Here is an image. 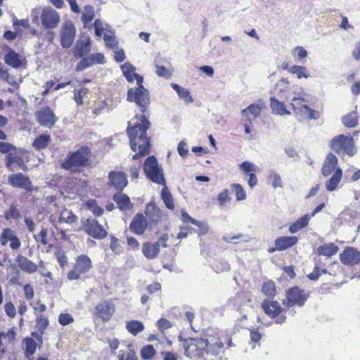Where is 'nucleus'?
I'll list each match as a JSON object with an SVG mask.
<instances>
[{
	"mask_svg": "<svg viewBox=\"0 0 360 360\" xmlns=\"http://www.w3.org/2000/svg\"><path fill=\"white\" fill-rule=\"evenodd\" d=\"M127 101L135 102L141 112V115H135L136 122L133 125L129 122L127 128L130 148L134 152L138 151L132 155V160H136L147 155L151 146L150 138L147 136V130L150 127V122L147 118L150 103L149 92L141 84L139 88L128 90Z\"/></svg>",
	"mask_w": 360,
	"mask_h": 360,
	"instance_id": "f257e3e1",
	"label": "nucleus"
},
{
	"mask_svg": "<svg viewBox=\"0 0 360 360\" xmlns=\"http://www.w3.org/2000/svg\"><path fill=\"white\" fill-rule=\"evenodd\" d=\"M184 354L193 360H207L218 356L222 353L226 344L227 348L233 346L231 336L227 333L207 330L199 337L183 338Z\"/></svg>",
	"mask_w": 360,
	"mask_h": 360,
	"instance_id": "f03ea898",
	"label": "nucleus"
},
{
	"mask_svg": "<svg viewBox=\"0 0 360 360\" xmlns=\"http://www.w3.org/2000/svg\"><path fill=\"white\" fill-rule=\"evenodd\" d=\"M92 157L91 149L87 146H82L75 151L69 152L60 167L70 172H80L84 168L93 167Z\"/></svg>",
	"mask_w": 360,
	"mask_h": 360,
	"instance_id": "7ed1b4c3",
	"label": "nucleus"
},
{
	"mask_svg": "<svg viewBox=\"0 0 360 360\" xmlns=\"http://www.w3.org/2000/svg\"><path fill=\"white\" fill-rule=\"evenodd\" d=\"M310 297V292L298 285L289 288L285 294V298L282 300V304L288 310L292 307H302Z\"/></svg>",
	"mask_w": 360,
	"mask_h": 360,
	"instance_id": "20e7f679",
	"label": "nucleus"
},
{
	"mask_svg": "<svg viewBox=\"0 0 360 360\" xmlns=\"http://www.w3.org/2000/svg\"><path fill=\"white\" fill-rule=\"evenodd\" d=\"M329 146L335 153L339 155L346 154L352 157L356 153L354 140L352 136L339 134L330 140Z\"/></svg>",
	"mask_w": 360,
	"mask_h": 360,
	"instance_id": "39448f33",
	"label": "nucleus"
},
{
	"mask_svg": "<svg viewBox=\"0 0 360 360\" xmlns=\"http://www.w3.org/2000/svg\"><path fill=\"white\" fill-rule=\"evenodd\" d=\"M143 169L146 176L151 181L165 185V179L162 167L154 155L148 156L143 162Z\"/></svg>",
	"mask_w": 360,
	"mask_h": 360,
	"instance_id": "423d86ee",
	"label": "nucleus"
},
{
	"mask_svg": "<svg viewBox=\"0 0 360 360\" xmlns=\"http://www.w3.org/2000/svg\"><path fill=\"white\" fill-rule=\"evenodd\" d=\"M261 307L264 314L271 319L275 320L277 324H282L287 320L285 311L288 310L285 307H282L276 300H264Z\"/></svg>",
	"mask_w": 360,
	"mask_h": 360,
	"instance_id": "0eeeda50",
	"label": "nucleus"
},
{
	"mask_svg": "<svg viewBox=\"0 0 360 360\" xmlns=\"http://www.w3.org/2000/svg\"><path fill=\"white\" fill-rule=\"evenodd\" d=\"M92 268L91 259L86 255H79L71 270L68 272L67 278L70 281L77 280L87 274Z\"/></svg>",
	"mask_w": 360,
	"mask_h": 360,
	"instance_id": "6e6552de",
	"label": "nucleus"
},
{
	"mask_svg": "<svg viewBox=\"0 0 360 360\" xmlns=\"http://www.w3.org/2000/svg\"><path fill=\"white\" fill-rule=\"evenodd\" d=\"M290 105L294 113L303 119L316 120L320 116L319 111L311 109L305 104V99L302 97L293 98Z\"/></svg>",
	"mask_w": 360,
	"mask_h": 360,
	"instance_id": "1a4fd4ad",
	"label": "nucleus"
},
{
	"mask_svg": "<svg viewBox=\"0 0 360 360\" xmlns=\"http://www.w3.org/2000/svg\"><path fill=\"white\" fill-rule=\"evenodd\" d=\"M116 311L115 304L111 300H104L98 302L94 310V317L107 323L111 320Z\"/></svg>",
	"mask_w": 360,
	"mask_h": 360,
	"instance_id": "9d476101",
	"label": "nucleus"
},
{
	"mask_svg": "<svg viewBox=\"0 0 360 360\" xmlns=\"http://www.w3.org/2000/svg\"><path fill=\"white\" fill-rule=\"evenodd\" d=\"M60 42L63 48H70L76 37V28L74 23L70 20H65L60 30Z\"/></svg>",
	"mask_w": 360,
	"mask_h": 360,
	"instance_id": "9b49d317",
	"label": "nucleus"
},
{
	"mask_svg": "<svg viewBox=\"0 0 360 360\" xmlns=\"http://www.w3.org/2000/svg\"><path fill=\"white\" fill-rule=\"evenodd\" d=\"M83 229L86 234L94 239L102 240L108 236L107 231L98 221L91 217L83 222Z\"/></svg>",
	"mask_w": 360,
	"mask_h": 360,
	"instance_id": "f8f14e48",
	"label": "nucleus"
},
{
	"mask_svg": "<svg viewBox=\"0 0 360 360\" xmlns=\"http://www.w3.org/2000/svg\"><path fill=\"white\" fill-rule=\"evenodd\" d=\"M8 184L13 188L24 190L27 193L33 191V184L30 177L22 172L10 174L8 176Z\"/></svg>",
	"mask_w": 360,
	"mask_h": 360,
	"instance_id": "ddd939ff",
	"label": "nucleus"
},
{
	"mask_svg": "<svg viewBox=\"0 0 360 360\" xmlns=\"http://www.w3.org/2000/svg\"><path fill=\"white\" fill-rule=\"evenodd\" d=\"M4 63L14 68L19 69L21 67L25 66L27 64V60L25 57L18 53L9 46L6 47V53L4 56Z\"/></svg>",
	"mask_w": 360,
	"mask_h": 360,
	"instance_id": "4468645a",
	"label": "nucleus"
},
{
	"mask_svg": "<svg viewBox=\"0 0 360 360\" xmlns=\"http://www.w3.org/2000/svg\"><path fill=\"white\" fill-rule=\"evenodd\" d=\"M340 260L347 266H356L360 263V251L354 247L347 246L340 254Z\"/></svg>",
	"mask_w": 360,
	"mask_h": 360,
	"instance_id": "2eb2a0df",
	"label": "nucleus"
},
{
	"mask_svg": "<svg viewBox=\"0 0 360 360\" xmlns=\"http://www.w3.org/2000/svg\"><path fill=\"white\" fill-rule=\"evenodd\" d=\"M49 220L53 226H56L57 224H72L77 223L78 217L71 210L63 207L58 218L56 215L51 214Z\"/></svg>",
	"mask_w": 360,
	"mask_h": 360,
	"instance_id": "dca6fc26",
	"label": "nucleus"
},
{
	"mask_svg": "<svg viewBox=\"0 0 360 360\" xmlns=\"http://www.w3.org/2000/svg\"><path fill=\"white\" fill-rule=\"evenodd\" d=\"M41 25L47 29H53L58 26L60 21L59 14L53 8H44L41 13Z\"/></svg>",
	"mask_w": 360,
	"mask_h": 360,
	"instance_id": "f3484780",
	"label": "nucleus"
},
{
	"mask_svg": "<svg viewBox=\"0 0 360 360\" xmlns=\"http://www.w3.org/2000/svg\"><path fill=\"white\" fill-rule=\"evenodd\" d=\"M37 121L41 125L49 128L52 127L57 122L54 112L49 107H45L38 110L35 113Z\"/></svg>",
	"mask_w": 360,
	"mask_h": 360,
	"instance_id": "a211bd4d",
	"label": "nucleus"
},
{
	"mask_svg": "<svg viewBox=\"0 0 360 360\" xmlns=\"http://www.w3.org/2000/svg\"><path fill=\"white\" fill-rule=\"evenodd\" d=\"M150 225L147 218L142 213L136 214L132 218L129 229L130 231L136 235H143Z\"/></svg>",
	"mask_w": 360,
	"mask_h": 360,
	"instance_id": "6ab92c4d",
	"label": "nucleus"
},
{
	"mask_svg": "<svg viewBox=\"0 0 360 360\" xmlns=\"http://www.w3.org/2000/svg\"><path fill=\"white\" fill-rule=\"evenodd\" d=\"M108 185L120 192L122 191L128 184L127 174L122 171H110L108 174Z\"/></svg>",
	"mask_w": 360,
	"mask_h": 360,
	"instance_id": "aec40b11",
	"label": "nucleus"
},
{
	"mask_svg": "<svg viewBox=\"0 0 360 360\" xmlns=\"http://www.w3.org/2000/svg\"><path fill=\"white\" fill-rule=\"evenodd\" d=\"M297 243L298 238L297 236H280L276 238L274 248H270L269 252L283 251L295 246Z\"/></svg>",
	"mask_w": 360,
	"mask_h": 360,
	"instance_id": "412c9836",
	"label": "nucleus"
},
{
	"mask_svg": "<svg viewBox=\"0 0 360 360\" xmlns=\"http://www.w3.org/2000/svg\"><path fill=\"white\" fill-rule=\"evenodd\" d=\"M145 214L150 225L156 224L162 220V210L154 201H150L146 205Z\"/></svg>",
	"mask_w": 360,
	"mask_h": 360,
	"instance_id": "4be33fe9",
	"label": "nucleus"
},
{
	"mask_svg": "<svg viewBox=\"0 0 360 360\" xmlns=\"http://www.w3.org/2000/svg\"><path fill=\"white\" fill-rule=\"evenodd\" d=\"M5 165L11 172H13L16 169V166L23 171H26L27 169V166L23 158L21 156L18 155L15 153V151L11 152L5 156Z\"/></svg>",
	"mask_w": 360,
	"mask_h": 360,
	"instance_id": "5701e85b",
	"label": "nucleus"
},
{
	"mask_svg": "<svg viewBox=\"0 0 360 360\" xmlns=\"http://www.w3.org/2000/svg\"><path fill=\"white\" fill-rule=\"evenodd\" d=\"M239 169L245 176H248V184L250 188H253L258 183L255 172L257 170V167L251 162L245 161L239 165Z\"/></svg>",
	"mask_w": 360,
	"mask_h": 360,
	"instance_id": "b1692460",
	"label": "nucleus"
},
{
	"mask_svg": "<svg viewBox=\"0 0 360 360\" xmlns=\"http://www.w3.org/2000/svg\"><path fill=\"white\" fill-rule=\"evenodd\" d=\"M10 241V248L16 250H18L21 245L20 239L14 234V232L8 228L3 230L0 236V243L1 245H6L8 242Z\"/></svg>",
	"mask_w": 360,
	"mask_h": 360,
	"instance_id": "393cba45",
	"label": "nucleus"
},
{
	"mask_svg": "<svg viewBox=\"0 0 360 360\" xmlns=\"http://www.w3.org/2000/svg\"><path fill=\"white\" fill-rule=\"evenodd\" d=\"M18 267L24 272L34 274L38 270V264L29 259L25 256L18 255L15 259ZM39 266H43V262L40 261Z\"/></svg>",
	"mask_w": 360,
	"mask_h": 360,
	"instance_id": "a878e982",
	"label": "nucleus"
},
{
	"mask_svg": "<svg viewBox=\"0 0 360 360\" xmlns=\"http://www.w3.org/2000/svg\"><path fill=\"white\" fill-rule=\"evenodd\" d=\"M112 200L121 211L131 210L134 207V204L131 202L129 197L122 191L115 193Z\"/></svg>",
	"mask_w": 360,
	"mask_h": 360,
	"instance_id": "bb28decb",
	"label": "nucleus"
},
{
	"mask_svg": "<svg viewBox=\"0 0 360 360\" xmlns=\"http://www.w3.org/2000/svg\"><path fill=\"white\" fill-rule=\"evenodd\" d=\"M123 75L129 82L136 81L137 84L141 85L143 82V77L135 72V68L129 63H125L121 65Z\"/></svg>",
	"mask_w": 360,
	"mask_h": 360,
	"instance_id": "cd10ccee",
	"label": "nucleus"
},
{
	"mask_svg": "<svg viewBox=\"0 0 360 360\" xmlns=\"http://www.w3.org/2000/svg\"><path fill=\"white\" fill-rule=\"evenodd\" d=\"M91 44L89 37L84 39H79L74 49V56L76 58H79L89 53L91 51Z\"/></svg>",
	"mask_w": 360,
	"mask_h": 360,
	"instance_id": "c85d7f7f",
	"label": "nucleus"
},
{
	"mask_svg": "<svg viewBox=\"0 0 360 360\" xmlns=\"http://www.w3.org/2000/svg\"><path fill=\"white\" fill-rule=\"evenodd\" d=\"M337 157L331 153H328L321 168L322 174L324 176H329L330 174H332L333 171H335V169H337Z\"/></svg>",
	"mask_w": 360,
	"mask_h": 360,
	"instance_id": "c756f323",
	"label": "nucleus"
},
{
	"mask_svg": "<svg viewBox=\"0 0 360 360\" xmlns=\"http://www.w3.org/2000/svg\"><path fill=\"white\" fill-rule=\"evenodd\" d=\"M142 252L147 259H155L160 253L159 243H144L142 247Z\"/></svg>",
	"mask_w": 360,
	"mask_h": 360,
	"instance_id": "7c9ffc66",
	"label": "nucleus"
},
{
	"mask_svg": "<svg viewBox=\"0 0 360 360\" xmlns=\"http://www.w3.org/2000/svg\"><path fill=\"white\" fill-rule=\"evenodd\" d=\"M339 250V248L333 243H324L316 249V253L319 256H324L327 258L331 257L336 255Z\"/></svg>",
	"mask_w": 360,
	"mask_h": 360,
	"instance_id": "2f4dec72",
	"label": "nucleus"
},
{
	"mask_svg": "<svg viewBox=\"0 0 360 360\" xmlns=\"http://www.w3.org/2000/svg\"><path fill=\"white\" fill-rule=\"evenodd\" d=\"M270 108L273 112L278 115H290V112L287 110L283 102L280 101L276 97H271Z\"/></svg>",
	"mask_w": 360,
	"mask_h": 360,
	"instance_id": "473e14b6",
	"label": "nucleus"
},
{
	"mask_svg": "<svg viewBox=\"0 0 360 360\" xmlns=\"http://www.w3.org/2000/svg\"><path fill=\"white\" fill-rule=\"evenodd\" d=\"M341 121L347 128H354L359 124V115L356 110H352L350 112L342 117Z\"/></svg>",
	"mask_w": 360,
	"mask_h": 360,
	"instance_id": "72a5a7b5",
	"label": "nucleus"
},
{
	"mask_svg": "<svg viewBox=\"0 0 360 360\" xmlns=\"http://www.w3.org/2000/svg\"><path fill=\"white\" fill-rule=\"evenodd\" d=\"M261 291L266 297L273 299L277 294L276 283L272 280L264 281L262 285Z\"/></svg>",
	"mask_w": 360,
	"mask_h": 360,
	"instance_id": "f704fd0d",
	"label": "nucleus"
},
{
	"mask_svg": "<svg viewBox=\"0 0 360 360\" xmlns=\"http://www.w3.org/2000/svg\"><path fill=\"white\" fill-rule=\"evenodd\" d=\"M125 328L130 334L134 336L137 335L144 330L143 323L137 320H129L126 321Z\"/></svg>",
	"mask_w": 360,
	"mask_h": 360,
	"instance_id": "c9c22d12",
	"label": "nucleus"
},
{
	"mask_svg": "<svg viewBox=\"0 0 360 360\" xmlns=\"http://www.w3.org/2000/svg\"><path fill=\"white\" fill-rule=\"evenodd\" d=\"M309 221V215L305 214L301 217H300L297 220H296L294 223H292L289 226V231L291 233H295L300 231L301 229L307 226Z\"/></svg>",
	"mask_w": 360,
	"mask_h": 360,
	"instance_id": "e433bc0d",
	"label": "nucleus"
},
{
	"mask_svg": "<svg viewBox=\"0 0 360 360\" xmlns=\"http://www.w3.org/2000/svg\"><path fill=\"white\" fill-rule=\"evenodd\" d=\"M342 176V169L340 168H337L335 169L334 174H333V176L328 180V181L326 184V189L328 191H334L338 186L339 183L340 182Z\"/></svg>",
	"mask_w": 360,
	"mask_h": 360,
	"instance_id": "4c0bfd02",
	"label": "nucleus"
},
{
	"mask_svg": "<svg viewBox=\"0 0 360 360\" xmlns=\"http://www.w3.org/2000/svg\"><path fill=\"white\" fill-rule=\"evenodd\" d=\"M51 142V136L49 134H43L34 139L32 146L37 150H41L46 148Z\"/></svg>",
	"mask_w": 360,
	"mask_h": 360,
	"instance_id": "58836bf2",
	"label": "nucleus"
},
{
	"mask_svg": "<svg viewBox=\"0 0 360 360\" xmlns=\"http://www.w3.org/2000/svg\"><path fill=\"white\" fill-rule=\"evenodd\" d=\"M171 86L173 89L176 91L180 98L183 99L186 103H193V99L190 91L187 89L181 87L179 84L174 83H172Z\"/></svg>",
	"mask_w": 360,
	"mask_h": 360,
	"instance_id": "ea45409f",
	"label": "nucleus"
},
{
	"mask_svg": "<svg viewBox=\"0 0 360 360\" xmlns=\"http://www.w3.org/2000/svg\"><path fill=\"white\" fill-rule=\"evenodd\" d=\"M34 238L37 243L47 247L49 250L53 247V244L51 242V238L48 236L46 229H41L39 234L34 236Z\"/></svg>",
	"mask_w": 360,
	"mask_h": 360,
	"instance_id": "a19ab883",
	"label": "nucleus"
},
{
	"mask_svg": "<svg viewBox=\"0 0 360 360\" xmlns=\"http://www.w3.org/2000/svg\"><path fill=\"white\" fill-rule=\"evenodd\" d=\"M161 198L163 200L166 207L170 210H174L175 208L174 198L172 193L169 191L167 186L162 189Z\"/></svg>",
	"mask_w": 360,
	"mask_h": 360,
	"instance_id": "79ce46f5",
	"label": "nucleus"
},
{
	"mask_svg": "<svg viewBox=\"0 0 360 360\" xmlns=\"http://www.w3.org/2000/svg\"><path fill=\"white\" fill-rule=\"evenodd\" d=\"M84 205V207L89 210L96 217L102 216L104 212L103 209L98 205L96 200L94 199L88 200Z\"/></svg>",
	"mask_w": 360,
	"mask_h": 360,
	"instance_id": "37998d69",
	"label": "nucleus"
},
{
	"mask_svg": "<svg viewBox=\"0 0 360 360\" xmlns=\"http://www.w3.org/2000/svg\"><path fill=\"white\" fill-rule=\"evenodd\" d=\"M94 10L92 6L86 5L84 6V11L82 15L81 19L84 26L89 24L94 18Z\"/></svg>",
	"mask_w": 360,
	"mask_h": 360,
	"instance_id": "c03bdc74",
	"label": "nucleus"
},
{
	"mask_svg": "<svg viewBox=\"0 0 360 360\" xmlns=\"http://www.w3.org/2000/svg\"><path fill=\"white\" fill-rule=\"evenodd\" d=\"M88 92L89 89L86 87H82L79 89H75L73 91V98L77 105H83V98L88 94Z\"/></svg>",
	"mask_w": 360,
	"mask_h": 360,
	"instance_id": "a18cd8bd",
	"label": "nucleus"
},
{
	"mask_svg": "<svg viewBox=\"0 0 360 360\" xmlns=\"http://www.w3.org/2000/svg\"><path fill=\"white\" fill-rule=\"evenodd\" d=\"M25 344V354L27 356L33 355L37 349V344L31 338H25L23 340Z\"/></svg>",
	"mask_w": 360,
	"mask_h": 360,
	"instance_id": "49530a36",
	"label": "nucleus"
},
{
	"mask_svg": "<svg viewBox=\"0 0 360 360\" xmlns=\"http://www.w3.org/2000/svg\"><path fill=\"white\" fill-rule=\"evenodd\" d=\"M231 190L235 193L237 201L244 200L246 198V193L243 186L239 184H231Z\"/></svg>",
	"mask_w": 360,
	"mask_h": 360,
	"instance_id": "de8ad7c7",
	"label": "nucleus"
},
{
	"mask_svg": "<svg viewBox=\"0 0 360 360\" xmlns=\"http://www.w3.org/2000/svg\"><path fill=\"white\" fill-rule=\"evenodd\" d=\"M289 72L292 74L296 75L298 79H301L302 77L307 78L309 76L306 68L300 65H292L289 69Z\"/></svg>",
	"mask_w": 360,
	"mask_h": 360,
	"instance_id": "09e8293b",
	"label": "nucleus"
},
{
	"mask_svg": "<svg viewBox=\"0 0 360 360\" xmlns=\"http://www.w3.org/2000/svg\"><path fill=\"white\" fill-rule=\"evenodd\" d=\"M156 354V351L153 345H147L141 349V358L144 360H148L153 357Z\"/></svg>",
	"mask_w": 360,
	"mask_h": 360,
	"instance_id": "8fccbe9b",
	"label": "nucleus"
},
{
	"mask_svg": "<svg viewBox=\"0 0 360 360\" xmlns=\"http://www.w3.org/2000/svg\"><path fill=\"white\" fill-rule=\"evenodd\" d=\"M0 79L12 86H18L15 79L10 75L8 70L6 68H0Z\"/></svg>",
	"mask_w": 360,
	"mask_h": 360,
	"instance_id": "3c124183",
	"label": "nucleus"
},
{
	"mask_svg": "<svg viewBox=\"0 0 360 360\" xmlns=\"http://www.w3.org/2000/svg\"><path fill=\"white\" fill-rule=\"evenodd\" d=\"M4 217L6 220L18 219L20 217V212L15 205H11L4 212Z\"/></svg>",
	"mask_w": 360,
	"mask_h": 360,
	"instance_id": "603ef678",
	"label": "nucleus"
},
{
	"mask_svg": "<svg viewBox=\"0 0 360 360\" xmlns=\"http://www.w3.org/2000/svg\"><path fill=\"white\" fill-rule=\"evenodd\" d=\"M49 319L46 317L44 316L43 315H39L37 316V327L41 335L44 333V330L49 326Z\"/></svg>",
	"mask_w": 360,
	"mask_h": 360,
	"instance_id": "864d4df0",
	"label": "nucleus"
},
{
	"mask_svg": "<svg viewBox=\"0 0 360 360\" xmlns=\"http://www.w3.org/2000/svg\"><path fill=\"white\" fill-rule=\"evenodd\" d=\"M119 360H138L135 352L133 349L120 350L118 355Z\"/></svg>",
	"mask_w": 360,
	"mask_h": 360,
	"instance_id": "5fc2aeb1",
	"label": "nucleus"
},
{
	"mask_svg": "<svg viewBox=\"0 0 360 360\" xmlns=\"http://www.w3.org/2000/svg\"><path fill=\"white\" fill-rule=\"evenodd\" d=\"M231 196L229 195V192L228 189H224L221 192H220L217 198L219 205L220 207H224L227 202L231 200Z\"/></svg>",
	"mask_w": 360,
	"mask_h": 360,
	"instance_id": "6e6d98bb",
	"label": "nucleus"
},
{
	"mask_svg": "<svg viewBox=\"0 0 360 360\" xmlns=\"http://www.w3.org/2000/svg\"><path fill=\"white\" fill-rule=\"evenodd\" d=\"M156 70L155 72L159 77L169 79L171 77L172 72L170 70L165 66L155 65Z\"/></svg>",
	"mask_w": 360,
	"mask_h": 360,
	"instance_id": "4d7b16f0",
	"label": "nucleus"
},
{
	"mask_svg": "<svg viewBox=\"0 0 360 360\" xmlns=\"http://www.w3.org/2000/svg\"><path fill=\"white\" fill-rule=\"evenodd\" d=\"M262 108L258 104L252 103L248 108L243 110V113H246L249 112L250 114L253 115L254 118L258 117L261 113Z\"/></svg>",
	"mask_w": 360,
	"mask_h": 360,
	"instance_id": "13d9d810",
	"label": "nucleus"
},
{
	"mask_svg": "<svg viewBox=\"0 0 360 360\" xmlns=\"http://www.w3.org/2000/svg\"><path fill=\"white\" fill-rule=\"evenodd\" d=\"M58 322L61 326H67L74 322V319L68 313H61L58 316Z\"/></svg>",
	"mask_w": 360,
	"mask_h": 360,
	"instance_id": "bf43d9fd",
	"label": "nucleus"
},
{
	"mask_svg": "<svg viewBox=\"0 0 360 360\" xmlns=\"http://www.w3.org/2000/svg\"><path fill=\"white\" fill-rule=\"evenodd\" d=\"M327 270L326 269H321L319 266H316L312 272L307 275V278L311 281H316L319 279L322 274H326Z\"/></svg>",
	"mask_w": 360,
	"mask_h": 360,
	"instance_id": "052dcab7",
	"label": "nucleus"
},
{
	"mask_svg": "<svg viewBox=\"0 0 360 360\" xmlns=\"http://www.w3.org/2000/svg\"><path fill=\"white\" fill-rule=\"evenodd\" d=\"M16 150L15 146L8 142L0 141V153L8 154Z\"/></svg>",
	"mask_w": 360,
	"mask_h": 360,
	"instance_id": "680f3d73",
	"label": "nucleus"
},
{
	"mask_svg": "<svg viewBox=\"0 0 360 360\" xmlns=\"http://www.w3.org/2000/svg\"><path fill=\"white\" fill-rule=\"evenodd\" d=\"M141 167V162L140 161L136 165L130 166L129 172L132 179H137L139 177V172Z\"/></svg>",
	"mask_w": 360,
	"mask_h": 360,
	"instance_id": "e2e57ef3",
	"label": "nucleus"
},
{
	"mask_svg": "<svg viewBox=\"0 0 360 360\" xmlns=\"http://www.w3.org/2000/svg\"><path fill=\"white\" fill-rule=\"evenodd\" d=\"M292 55L299 60L304 59L307 56V51L302 46H296L292 49Z\"/></svg>",
	"mask_w": 360,
	"mask_h": 360,
	"instance_id": "0e129e2a",
	"label": "nucleus"
},
{
	"mask_svg": "<svg viewBox=\"0 0 360 360\" xmlns=\"http://www.w3.org/2000/svg\"><path fill=\"white\" fill-rule=\"evenodd\" d=\"M93 65L92 59L88 58H83L76 65V71H82L86 68Z\"/></svg>",
	"mask_w": 360,
	"mask_h": 360,
	"instance_id": "69168bd1",
	"label": "nucleus"
},
{
	"mask_svg": "<svg viewBox=\"0 0 360 360\" xmlns=\"http://www.w3.org/2000/svg\"><path fill=\"white\" fill-rule=\"evenodd\" d=\"M6 314L11 319L15 318L16 315V309L14 304L11 302H8L4 306Z\"/></svg>",
	"mask_w": 360,
	"mask_h": 360,
	"instance_id": "338daca9",
	"label": "nucleus"
},
{
	"mask_svg": "<svg viewBox=\"0 0 360 360\" xmlns=\"http://www.w3.org/2000/svg\"><path fill=\"white\" fill-rule=\"evenodd\" d=\"M250 341L254 344V347L256 344H259V341L262 339V334L259 333L257 328L252 329L250 331Z\"/></svg>",
	"mask_w": 360,
	"mask_h": 360,
	"instance_id": "774afa93",
	"label": "nucleus"
}]
</instances>
